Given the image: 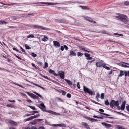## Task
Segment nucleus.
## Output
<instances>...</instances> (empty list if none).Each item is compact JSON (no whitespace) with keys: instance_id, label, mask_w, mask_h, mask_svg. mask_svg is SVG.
<instances>
[{"instance_id":"1","label":"nucleus","mask_w":129,"mask_h":129,"mask_svg":"<svg viewBox=\"0 0 129 129\" xmlns=\"http://www.w3.org/2000/svg\"><path fill=\"white\" fill-rule=\"evenodd\" d=\"M116 18L117 19L123 22L124 23L126 24L129 21V20L127 19V17L126 15L121 14H119L116 16Z\"/></svg>"},{"instance_id":"2","label":"nucleus","mask_w":129,"mask_h":129,"mask_svg":"<svg viewBox=\"0 0 129 129\" xmlns=\"http://www.w3.org/2000/svg\"><path fill=\"white\" fill-rule=\"evenodd\" d=\"M37 106L40 109L42 110L43 111L47 112L52 114L54 115H60V114L54 112L53 111L51 110H45L46 107L44 104L42 103L40 104L39 105H38Z\"/></svg>"},{"instance_id":"3","label":"nucleus","mask_w":129,"mask_h":129,"mask_svg":"<svg viewBox=\"0 0 129 129\" xmlns=\"http://www.w3.org/2000/svg\"><path fill=\"white\" fill-rule=\"evenodd\" d=\"M83 90L85 93H88L89 95H94L95 93L92 91V90L84 86H83Z\"/></svg>"},{"instance_id":"4","label":"nucleus","mask_w":129,"mask_h":129,"mask_svg":"<svg viewBox=\"0 0 129 129\" xmlns=\"http://www.w3.org/2000/svg\"><path fill=\"white\" fill-rule=\"evenodd\" d=\"M110 106L112 108L114 107V105L115 106H119V103L118 101H115L114 100H112L110 102Z\"/></svg>"},{"instance_id":"5","label":"nucleus","mask_w":129,"mask_h":129,"mask_svg":"<svg viewBox=\"0 0 129 129\" xmlns=\"http://www.w3.org/2000/svg\"><path fill=\"white\" fill-rule=\"evenodd\" d=\"M58 76H59L61 78L63 79L64 78V72L63 71H60L58 72V74H57Z\"/></svg>"},{"instance_id":"6","label":"nucleus","mask_w":129,"mask_h":129,"mask_svg":"<svg viewBox=\"0 0 129 129\" xmlns=\"http://www.w3.org/2000/svg\"><path fill=\"white\" fill-rule=\"evenodd\" d=\"M84 19L86 21L91 22L94 24H96V22L95 21L92 20V19L88 17H83Z\"/></svg>"},{"instance_id":"7","label":"nucleus","mask_w":129,"mask_h":129,"mask_svg":"<svg viewBox=\"0 0 129 129\" xmlns=\"http://www.w3.org/2000/svg\"><path fill=\"white\" fill-rule=\"evenodd\" d=\"M33 27L35 28L41 29L42 30H47L48 29L42 26L37 25H34Z\"/></svg>"},{"instance_id":"8","label":"nucleus","mask_w":129,"mask_h":129,"mask_svg":"<svg viewBox=\"0 0 129 129\" xmlns=\"http://www.w3.org/2000/svg\"><path fill=\"white\" fill-rule=\"evenodd\" d=\"M119 65L124 67L129 68V66H127V65H129V63H127L125 62H122L120 63H119Z\"/></svg>"},{"instance_id":"9","label":"nucleus","mask_w":129,"mask_h":129,"mask_svg":"<svg viewBox=\"0 0 129 129\" xmlns=\"http://www.w3.org/2000/svg\"><path fill=\"white\" fill-rule=\"evenodd\" d=\"M85 119H86L89 121L91 122L97 121L98 120L97 119H94L92 118H90L89 117H88L87 116H86L84 117Z\"/></svg>"},{"instance_id":"10","label":"nucleus","mask_w":129,"mask_h":129,"mask_svg":"<svg viewBox=\"0 0 129 129\" xmlns=\"http://www.w3.org/2000/svg\"><path fill=\"white\" fill-rule=\"evenodd\" d=\"M8 122L9 123H10L11 125L12 126H16L17 125V122L11 120H9L8 121Z\"/></svg>"},{"instance_id":"11","label":"nucleus","mask_w":129,"mask_h":129,"mask_svg":"<svg viewBox=\"0 0 129 129\" xmlns=\"http://www.w3.org/2000/svg\"><path fill=\"white\" fill-rule=\"evenodd\" d=\"M54 45L56 48H57L59 47L60 44L59 43L58 41H53Z\"/></svg>"},{"instance_id":"12","label":"nucleus","mask_w":129,"mask_h":129,"mask_svg":"<svg viewBox=\"0 0 129 129\" xmlns=\"http://www.w3.org/2000/svg\"><path fill=\"white\" fill-rule=\"evenodd\" d=\"M101 124L105 126V127L107 128L110 127L111 126V124L106 123L105 122H102Z\"/></svg>"},{"instance_id":"13","label":"nucleus","mask_w":129,"mask_h":129,"mask_svg":"<svg viewBox=\"0 0 129 129\" xmlns=\"http://www.w3.org/2000/svg\"><path fill=\"white\" fill-rule=\"evenodd\" d=\"M53 126L55 127L59 126L61 127H66V125L65 124H53Z\"/></svg>"},{"instance_id":"14","label":"nucleus","mask_w":129,"mask_h":129,"mask_svg":"<svg viewBox=\"0 0 129 129\" xmlns=\"http://www.w3.org/2000/svg\"><path fill=\"white\" fill-rule=\"evenodd\" d=\"M38 115H36L33 116H31L29 118H27V119H26V120L25 121H27L30 120H31L33 119L36 118H37L38 117Z\"/></svg>"},{"instance_id":"15","label":"nucleus","mask_w":129,"mask_h":129,"mask_svg":"<svg viewBox=\"0 0 129 129\" xmlns=\"http://www.w3.org/2000/svg\"><path fill=\"white\" fill-rule=\"evenodd\" d=\"M87 59L88 60V62L89 63H92L93 62L95 61L94 59L92 57L87 58Z\"/></svg>"},{"instance_id":"16","label":"nucleus","mask_w":129,"mask_h":129,"mask_svg":"<svg viewBox=\"0 0 129 129\" xmlns=\"http://www.w3.org/2000/svg\"><path fill=\"white\" fill-rule=\"evenodd\" d=\"M37 4H48V5H53V3H50V2H38Z\"/></svg>"},{"instance_id":"17","label":"nucleus","mask_w":129,"mask_h":129,"mask_svg":"<svg viewBox=\"0 0 129 129\" xmlns=\"http://www.w3.org/2000/svg\"><path fill=\"white\" fill-rule=\"evenodd\" d=\"M126 103V101H124L123 102L122 104L121 105V110H124L125 108V104Z\"/></svg>"},{"instance_id":"18","label":"nucleus","mask_w":129,"mask_h":129,"mask_svg":"<svg viewBox=\"0 0 129 129\" xmlns=\"http://www.w3.org/2000/svg\"><path fill=\"white\" fill-rule=\"evenodd\" d=\"M49 72L50 73L53 74L54 76H58V75L57 74L55 73V71L52 69H49Z\"/></svg>"},{"instance_id":"19","label":"nucleus","mask_w":129,"mask_h":129,"mask_svg":"<svg viewBox=\"0 0 129 129\" xmlns=\"http://www.w3.org/2000/svg\"><path fill=\"white\" fill-rule=\"evenodd\" d=\"M70 53L69 54V56L71 57L73 56H76V54L75 52H74L72 50H71L70 52Z\"/></svg>"},{"instance_id":"20","label":"nucleus","mask_w":129,"mask_h":129,"mask_svg":"<svg viewBox=\"0 0 129 129\" xmlns=\"http://www.w3.org/2000/svg\"><path fill=\"white\" fill-rule=\"evenodd\" d=\"M64 80L67 82L68 84L70 86L72 85V83L69 80L67 79H64Z\"/></svg>"},{"instance_id":"21","label":"nucleus","mask_w":129,"mask_h":129,"mask_svg":"<svg viewBox=\"0 0 129 129\" xmlns=\"http://www.w3.org/2000/svg\"><path fill=\"white\" fill-rule=\"evenodd\" d=\"M124 75V71L122 70H120V74L118 75V77H122Z\"/></svg>"},{"instance_id":"22","label":"nucleus","mask_w":129,"mask_h":129,"mask_svg":"<svg viewBox=\"0 0 129 129\" xmlns=\"http://www.w3.org/2000/svg\"><path fill=\"white\" fill-rule=\"evenodd\" d=\"M83 125L85 127V128L87 129H90L89 126L86 123H84Z\"/></svg>"},{"instance_id":"23","label":"nucleus","mask_w":129,"mask_h":129,"mask_svg":"<svg viewBox=\"0 0 129 129\" xmlns=\"http://www.w3.org/2000/svg\"><path fill=\"white\" fill-rule=\"evenodd\" d=\"M28 81L29 82L31 83L32 84H33L34 85H35L36 86H37L38 87H40V88H41V89H42L43 90H44V88H43V87H42L41 86H40L39 85H37V84H35V83H31V82H30V81Z\"/></svg>"},{"instance_id":"24","label":"nucleus","mask_w":129,"mask_h":129,"mask_svg":"<svg viewBox=\"0 0 129 129\" xmlns=\"http://www.w3.org/2000/svg\"><path fill=\"white\" fill-rule=\"evenodd\" d=\"M48 40V38L46 36H44V38H42V40L44 42H46L47 41V40Z\"/></svg>"},{"instance_id":"25","label":"nucleus","mask_w":129,"mask_h":129,"mask_svg":"<svg viewBox=\"0 0 129 129\" xmlns=\"http://www.w3.org/2000/svg\"><path fill=\"white\" fill-rule=\"evenodd\" d=\"M102 62H98L96 63V65L97 67H100L102 65Z\"/></svg>"},{"instance_id":"26","label":"nucleus","mask_w":129,"mask_h":129,"mask_svg":"<svg viewBox=\"0 0 129 129\" xmlns=\"http://www.w3.org/2000/svg\"><path fill=\"white\" fill-rule=\"evenodd\" d=\"M80 7L83 9H89L87 8L88 7L86 6H80Z\"/></svg>"},{"instance_id":"27","label":"nucleus","mask_w":129,"mask_h":129,"mask_svg":"<svg viewBox=\"0 0 129 129\" xmlns=\"http://www.w3.org/2000/svg\"><path fill=\"white\" fill-rule=\"evenodd\" d=\"M32 98L33 99H38L39 98V97L38 96H37L34 94H33V96L32 97Z\"/></svg>"},{"instance_id":"28","label":"nucleus","mask_w":129,"mask_h":129,"mask_svg":"<svg viewBox=\"0 0 129 129\" xmlns=\"http://www.w3.org/2000/svg\"><path fill=\"white\" fill-rule=\"evenodd\" d=\"M84 55L85 57L87 58L91 57H90V55L88 53H85L84 54Z\"/></svg>"},{"instance_id":"29","label":"nucleus","mask_w":129,"mask_h":129,"mask_svg":"<svg viewBox=\"0 0 129 129\" xmlns=\"http://www.w3.org/2000/svg\"><path fill=\"white\" fill-rule=\"evenodd\" d=\"M25 47L27 49H31V48L29 46H28L27 45L25 44Z\"/></svg>"},{"instance_id":"30","label":"nucleus","mask_w":129,"mask_h":129,"mask_svg":"<svg viewBox=\"0 0 129 129\" xmlns=\"http://www.w3.org/2000/svg\"><path fill=\"white\" fill-rule=\"evenodd\" d=\"M83 55V54L81 52H78L77 53V55L80 57L82 56Z\"/></svg>"},{"instance_id":"31","label":"nucleus","mask_w":129,"mask_h":129,"mask_svg":"<svg viewBox=\"0 0 129 129\" xmlns=\"http://www.w3.org/2000/svg\"><path fill=\"white\" fill-rule=\"evenodd\" d=\"M25 129H37V128L36 127L33 126L31 127V128L29 127H28Z\"/></svg>"},{"instance_id":"32","label":"nucleus","mask_w":129,"mask_h":129,"mask_svg":"<svg viewBox=\"0 0 129 129\" xmlns=\"http://www.w3.org/2000/svg\"><path fill=\"white\" fill-rule=\"evenodd\" d=\"M109 102L108 100H107L106 101H105V104L106 105L108 106L109 105Z\"/></svg>"},{"instance_id":"33","label":"nucleus","mask_w":129,"mask_h":129,"mask_svg":"<svg viewBox=\"0 0 129 129\" xmlns=\"http://www.w3.org/2000/svg\"><path fill=\"white\" fill-rule=\"evenodd\" d=\"M26 92V93H27L29 96H30V97H31L32 98V96H33V93H31L29 92Z\"/></svg>"},{"instance_id":"34","label":"nucleus","mask_w":129,"mask_h":129,"mask_svg":"<svg viewBox=\"0 0 129 129\" xmlns=\"http://www.w3.org/2000/svg\"><path fill=\"white\" fill-rule=\"evenodd\" d=\"M96 111L97 112L100 113L102 114H103V115H105V116H110V115L108 114H106V113H101L98 111Z\"/></svg>"},{"instance_id":"35","label":"nucleus","mask_w":129,"mask_h":129,"mask_svg":"<svg viewBox=\"0 0 129 129\" xmlns=\"http://www.w3.org/2000/svg\"><path fill=\"white\" fill-rule=\"evenodd\" d=\"M33 93H34V94H36V95H37V96H38L39 97L41 98H42V96L41 95H40V94H39L37 93V92H33Z\"/></svg>"},{"instance_id":"36","label":"nucleus","mask_w":129,"mask_h":129,"mask_svg":"<svg viewBox=\"0 0 129 129\" xmlns=\"http://www.w3.org/2000/svg\"><path fill=\"white\" fill-rule=\"evenodd\" d=\"M124 4L126 6H128L129 5V1H126L125 2Z\"/></svg>"},{"instance_id":"37","label":"nucleus","mask_w":129,"mask_h":129,"mask_svg":"<svg viewBox=\"0 0 129 129\" xmlns=\"http://www.w3.org/2000/svg\"><path fill=\"white\" fill-rule=\"evenodd\" d=\"M41 76L42 77L46 78V79H47L48 80H49L50 79H49L48 78L47 76H44L42 74H41Z\"/></svg>"},{"instance_id":"38","label":"nucleus","mask_w":129,"mask_h":129,"mask_svg":"<svg viewBox=\"0 0 129 129\" xmlns=\"http://www.w3.org/2000/svg\"><path fill=\"white\" fill-rule=\"evenodd\" d=\"M114 35H119L121 36H123V35L122 34H119L116 33H115Z\"/></svg>"},{"instance_id":"39","label":"nucleus","mask_w":129,"mask_h":129,"mask_svg":"<svg viewBox=\"0 0 129 129\" xmlns=\"http://www.w3.org/2000/svg\"><path fill=\"white\" fill-rule=\"evenodd\" d=\"M101 98L102 99H103L104 98V94L103 93H102L100 95Z\"/></svg>"},{"instance_id":"40","label":"nucleus","mask_w":129,"mask_h":129,"mask_svg":"<svg viewBox=\"0 0 129 129\" xmlns=\"http://www.w3.org/2000/svg\"><path fill=\"white\" fill-rule=\"evenodd\" d=\"M34 37V35H29L28 36H27V38H33Z\"/></svg>"},{"instance_id":"41","label":"nucleus","mask_w":129,"mask_h":129,"mask_svg":"<svg viewBox=\"0 0 129 129\" xmlns=\"http://www.w3.org/2000/svg\"><path fill=\"white\" fill-rule=\"evenodd\" d=\"M48 67V64L46 62L45 63V66L43 67L44 68H45Z\"/></svg>"},{"instance_id":"42","label":"nucleus","mask_w":129,"mask_h":129,"mask_svg":"<svg viewBox=\"0 0 129 129\" xmlns=\"http://www.w3.org/2000/svg\"><path fill=\"white\" fill-rule=\"evenodd\" d=\"M61 91L62 93V94L63 95H65L66 93V92L63 90H61Z\"/></svg>"},{"instance_id":"43","label":"nucleus","mask_w":129,"mask_h":129,"mask_svg":"<svg viewBox=\"0 0 129 129\" xmlns=\"http://www.w3.org/2000/svg\"><path fill=\"white\" fill-rule=\"evenodd\" d=\"M7 22L5 21H0V24H6Z\"/></svg>"},{"instance_id":"44","label":"nucleus","mask_w":129,"mask_h":129,"mask_svg":"<svg viewBox=\"0 0 129 129\" xmlns=\"http://www.w3.org/2000/svg\"><path fill=\"white\" fill-rule=\"evenodd\" d=\"M31 55L34 57H35L37 56L36 54L33 53H32Z\"/></svg>"},{"instance_id":"45","label":"nucleus","mask_w":129,"mask_h":129,"mask_svg":"<svg viewBox=\"0 0 129 129\" xmlns=\"http://www.w3.org/2000/svg\"><path fill=\"white\" fill-rule=\"evenodd\" d=\"M30 112L31 113H34V114L36 113H38V112L37 111H32L30 112Z\"/></svg>"},{"instance_id":"46","label":"nucleus","mask_w":129,"mask_h":129,"mask_svg":"<svg viewBox=\"0 0 129 129\" xmlns=\"http://www.w3.org/2000/svg\"><path fill=\"white\" fill-rule=\"evenodd\" d=\"M124 73L125 74V77H126L127 76V74H128V71L127 72L126 71H124Z\"/></svg>"},{"instance_id":"47","label":"nucleus","mask_w":129,"mask_h":129,"mask_svg":"<svg viewBox=\"0 0 129 129\" xmlns=\"http://www.w3.org/2000/svg\"><path fill=\"white\" fill-rule=\"evenodd\" d=\"M64 48L65 50H67L68 49V47L66 46V45H64Z\"/></svg>"},{"instance_id":"48","label":"nucleus","mask_w":129,"mask_h":129,"mask_svg":"<svg viewBox=\"0 0 129 129\" xmlns=\"http://www.w3.org/2000/svg\"><path fill=\"white\" fill-rule=\"evenodd\" d=\"M77 87L79 89H80V85L79 84V82H78L77 83Z\"/></svg>"},{"instance_id":"49","label":"nucleus","mask_w":129,"mask_h":129,"mask_svg":"<svg viewBox=\"0 0 129 129\" xmlns=\"http://www.w3.org/2000/svg\"><path fill=\"white\" fill-rule=\"evenodd\" d=\"M13 49L14 50H15L16 51L19 52L20 53L21 52V51H19V50H18L17 49H16V48H15V47H14L13 48Z\"/></svg>"},{"instance_id":"50","label":"nucleus","mask_w":129,"mask_h":129,"mask_svg":"<svg viewBox=\"0 0 129 129\" xmlns=\"http://www.w3.org/2000/svg\"><path fill=\"white\" fill-rule=\"evenodd\" d=\"M70 3H77L78 2L76 1H70Z\"/></svg>"},{"instance_id":"51","label":"nucleus","mask_w":129,"mask_h":129,"mask_svg":"<svg viewBox=\"0 0 129 129\" xmlns=\"http://www.w3.org/2000/svg\"><path fill=\"white\" fill-rule=\"evenodd\" d=\"M66 96L67 97L70 98L71 96V95L70 94L68 93L67 94Z\"/></svg>"},{"instance_id":"52","label":"nucleus","mask_w":129,"mask_h":129,"mask_svg":"<svg viewBox=\"0 0 129 129\" xmlns=\"http://www.w3.org/2000/svg\"><path fill=\"white\" fill-rule=\"evenodd\" d=\"M26 101L29 103H32V101H31V100L29 99L26 100Z\"/></svg>"},{"instance_id":"53","label":"nucleus","mask_w":129,"mask_h":129,"mask_svg":"<svg viewBox=\"0 0 129 129\" xmlns=\"http://www.w3.org/2000/svg\"><path fill=\"white\" fill-rule=\"evenodd\" d=\"M61 47V48H60V50H61L62 51H63V50H64V47L63 46H60Z\"/></svg>"},{"instance_id":"54","label":"nucleus","mask_w":129,"mask_h":129,"mask_svg":"<svg viewBox=\"0 0 129 129\" xmlns=\"http://www.w3.org/2000/svg\"><path fill=\"white\" fill-rule=\"evenodd\" d=\"M16 85H17V86H18L19 87H22V88H24L22 86V85H19L18 84V83H17Z\"/></svg>"},{"instance_id":"55","label":"nucleus","mask_w":129,"mask_h":129,"mask_svg":"<svg viewBox=\"0 0 129 129\" xmlns=\"http://www.w3.org/2000/svg\"><path fill=\"white\" fill-rule=\"evenodd\" d=\"M93 102L94 103L96 104H98V105H101V104L100 103H98L97 102H95L94 101H93Z\"/></svg>"},{"instance_id":"56","label":"nucleus","mask_w":129,"mask_h":129,"mask_svg":"<svg viewBox=\"0 0 129 129\" xmlns=\"http://www.w3.org/2000/svg\"><path fill=\"white\" fill-rule=\"evenodd\" d=\"M99 111L100 112L103 113L104 112V110L102 109H99Z\"/></svg>"},{"instance_id":"57","label":"nucleus","mask_w":129,"mask_h":129,"mask_svg":"<svg viewBox=\"0 0 129 129\" xmlns=\"http://www.w3.org/2000/svg\"><path fill=\"white\" fill-rule=\"evenodd\" d=\"M20 48L21 49V51H22V52H25V50H24L23 49V48H22V47H21V46L20 47Z\"/></svg>"},{"instance_id":"58","label":"nucleus","mask_w":129,"mask_h":129,"mask_svg":"<svg viewBox=\"0 0 129 129\" xmlns=\"http://www.w3.org/2000/svg\"><path fill=\"white\" fill-rule=\"evenodd\" d=\"M105 65L106 64L105 63H102L101 66L103 67L104 68L106 66H105Z\"/></svg>"},{"instance_id":"59","label":"nucleus","mask_w":129,"mask_h":129,"mask_svg":"<svg viewBox=\"0 0 129 129\" xmlns=\"http://www.w3.org/2000/svg\"><path fill=\"white\" fill-rule=\"evenodd\" d=\"M126 108L127 110L129 112V105H128V106H127L126 107Z\"/></svg>"},{"instance_id":"60","label":"nucleus","mask_w":129,"mask_h":129,"mask_svg":"<svg viewBox=\"0 0 129 129\" xmlns=\"http://www.w3.org/2000/svg\"><path fill=\"white\" fill-rule=\"evenodd\" d=\"M104 68H105L107 70H109L110 69V68L109 67L106 66Z\"/></svg>"},{"instance_id":"61","label":"nucleus","mask_w":129,"mask_h":129,"mask_svg":"<svg viewBox=\"0 0 129 129\" xmlns=\"http://www.w3.org/2000/svg\"><path fill=\"white\" fill-rule=\"evenodd\" d=\"M7 106L9 107H12V105L11 104H8L6 105Z\"/></svg>"},{"instance_id":"62","label":"nucleus","mask_w":129,"mask_h":129,"mask_svg":"<svg viewBox=\"0 0 129 129\" xmlns=\"http://www.w3.org/2000/svg\"><path fill=\"white\" fill-rule=\"evenodd\" d=\"M31 109H32L33 110H36V109L35 108V107H34V106H31Z\"/></svg>"},{"instance_id":"63","label":"nucleus","mask_w":129,"mask_h":129,"mask_svg":"<svg viewBox=\"0 0 129 129\" xmlns=\"http://www.w3.org/2000/svg\"><path fill=\"white\" fill-rule=\"evenodd\" d=\"M38 64H39L41 66H42L43 65L42 63L41 62H39L38 63Z\"/></svg>"},{"instance_id":"64","label":"nucleus","mask_w":129,"mask_h":129,"mask_svg":"<svg viewBox=\"0 0 129 129\" xmlns=\"http://www.w3.org/2000/svg\"><path fill=\"white\" fill-rule=\"evenodd\" d=\"M99 96L100 95L99 94V93H98L96 95V98L97 99H98V98L99 97Z\"/></svg>"}]
</instances>
